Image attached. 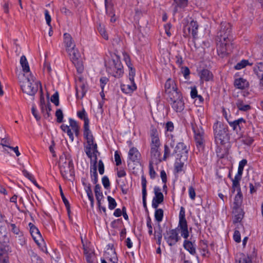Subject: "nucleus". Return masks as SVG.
<instances>
[{"instance_id": "48", "label": "nucleus", "mask_w": 263, "mask_h": 263, "mask_svg": "<svg viewBox=\"0 0 263 263\" xmlns=\"http://www.w3.org/2000/svg\"><path fill=\"white\" fill-rule=\"evenodd\" d=\"M146 179L144 175L141 177V184H142V194H147L146 192Z\"/></svg>"}, {"instance_id": "1", "label": "nucleus", "mask_w": 263, "mask_h": 263, "mask_svg": "<svg viewBox=\"0 0 263 263\" xmlns=\"http://www.w3.org/2000/svg\"><path fill=\"white\" fill-rule=\"evenodd\" d=\"M232 25L226 22H222L220 25V29L217 33V51L221 58L226 57L230 50L232 46L231 42L233 36L231 35Z\"/></svg>"}, {"instance_id": "62", "label": "nucleus", "mask_w": 263, "mask_h": 263, "mask_svg": "<svg viewBox=\"0 0 263 263\" xmlns=\"http://www.w3.org/2000/svg\"><path fill=\"white\" fill-rule=\"evenodd\" d=\"M189 194L190 198L192 200H195V196H196V193H195V189L192 186H191L189 187Z\"/></svg>"}, {"instance_id": "13", "label": "nucleus", "mask_w": 263, "mask_h": 263, "mask_svg": "<svg viewBox=\"0 0 263 263\" xmlns=\"http://www.w3.org/2000/svg\"><path fill=\"white\" fill-rule=\"evenodd\" d=\"M233 213L234 215L233 220V223H240L244 217L243 210L241 208H233Z\"/></svg>"}, {"instance_id": "42", "label": "nucleus", "mask_w": 263, "mask_h": 263, "mask_svg": "<svg viewBox=\"0 0 263 263\" xmlns=\"http://www.w3.org/2000/svg\"><path fill=\"white\" fill-rule=\"evenodd\" d=\"M248 65H252V64H250L248 60H242L240 62L238 63L235 66L234 68L235 69L239 70L244 68Z\"/></svg>"}, {"instance_id": "4", "label": "nucleus", "mask_w": 263, "mask_h": 263, "mask_svg": "<svg viewBox=\"0 0 263 263\" xmlns=\"http://www.w3.org/2000/svg\"><path fill=\"white\" fill-rule=\"evenodd\" d=\"M40 83H41L40 82L34 81L33 76L30 78H28L27 81L24 82L21 86L22 91L28 95L34 96L38 90Z\"/></svg>"}, {"instance_id": "2", "label": "nucleus", "mask_w": 263, "mask_h": 263, "mask_svg": "<svg viewBox=\"0 0 263 263\" xmlns=\"http://www.w3.org/2000/svg\"><path fill=\"white\" fill-rule=\"evenodd\" d=\"M214 138L217 144L224 145L229 140L228 128L227 125L217 121L213 125Z\"/></svg>"}, {"instance_id": "21", "label": "nucleus", "mask_w": 263, "mask_h": 263, "mask_svg": "<svg viewBox=\"0 0 263 263\" xmlns=\"http://www.w3.org/2000/svg\"><path fill=\"white\" fill-rule=\"evenodd\" d=\"M151 147V155L152 159L156 161L159 160V162H161L162 160L160 159L161 155L159 151L160 146L152 145Z\"/></svg>"}, {"instance_id": "6", "label": "nucleus", "mask_w": 263, "mask_h": 263, "mask_svg": "<svg viewBox=\"0 0 263 263\" xmlns=\"http://www.w3.org/2000/svg\"><path fill=\"white\" fill-rule=\"evenodd\" d=\"M163 236L164 239L171 247L174 246L180 239L177 229L168 230L166 228V233L163 234Z\"/></svg>"}, {"instance_id": "23", "label": "nucleus", "mask_w": 263, "mask_h": 263, "mask_svg": "<svg viewBox=\"0 0 263 263\" xmlns=\"http://www.w3.org/2000/svg\"><path fill=\"white\" fill-rule=\"evenodd\" d=\"M168 94V97L172 102L182 98V94L180 91L178 90V88L169 91Z\"/></svg>"}, {"instance_id": "49", "label": "nucleus", "mask_w": 263, "mask_h": 263, "mask_svg": "<svg viewBox=\"0 0 263 263\" xmlns=\"http://www.w3.org/2000/svg\"><path fill=\"white\" fill-rule=\"evenodd\" d=\"M150 136H151V139L153 138H156V137H159L158 132L157 128L153 125H152L151 127Z\"/></svg>"}, {"instance_id": "43", "label": "nucleus", "mask_w": 263, "mask_h": 263, "mask_svg": "<svg viewBox=\"0 0 263 263\" xmlns=\"http://www.w3.org/2000/svg\"><path fill=\"white\" fill-rule=\"evenodd\" d=\"M107 200L108 201V208L111 210L115 209L117 206V202L115 199L111 196H108L107 197Z\"/></svg>"}, {"instance_id": "8", "label": "nucleus", "mask_w": 263, "mask_h": 263, "mask_svg": "<svg viewBox=\"0 0 263 263\" xmlns=\"http://www.w3.org/2000/svg\"><path fill=\"white\" fill-rule=\"evenodd\" d=\"M4 240L0 236V258H8V253L11 252V248L8 245L9 238L6 235H3Z\"/></svg>"}, {"instance_id": "9", "label": "nucleus", "mask_w": 263, "mask_h": 263, "mask_svg": "<svg viewBox=\"0 0 263 263\" xmlns=\"http://www.w3.org/2000/svg\"><path fill=\"white\" fill-rule=\"evenodd\" d=\"M226 118L228 122L229 123L230 126L232 127L234 130H235L237 133H240L241 134L242 129L244 128V126L246 125V121L242 118H239L237 120H235L234 121L229 120L227 118L226 116Z\"/></svg>"}, {"instance_id": "45", "label": "nucleus", "mask_w": 263, "mask_h": 263, "mask_svg": "<svg viewBox=\"0 0 263 263\" xmlns=\"http://www.w3.org/2000/svg\"><path fill=\"white\" fill-rule=\"evenodd\" d=\"M51 101L56 106L59 105V93L56 91L51 97Z\"/></svg>"}, {"instance_id": "52", "label": "nucleus", "mask_w": 263, "mask_h": 263, "mask_svg": "<svg viewBox=\"0 0 263 263\" xmlns=\"http://www.w3.org/2000/svg\"><path fill=\"white\" fill-rule=\"evenodd\" d=\"M40 106L41 108H43V105H45V100L43 95V89L41 85V83H40Z\"/></svg>"}, {"instance_id": "34", "label": "nucleus", "mask_w": 263, "mask_h": 263, "mask_svg": "<svg viewBox=\"0 0 263 263\" xmlns=\"http://www.w3.org/2000/svg\"><path fill=\"white\" fill-rule=\"evenodd\" d=\"M154 193L155 197L153 198V199H155V200L161 201V202H163L164 200V196L161 192V189L159 187L155 186L154 187Z\"/></svg>"}, {"instance_id": "14", "label": "nucleus", "mask_w": 263, "mask_h": 263, "mask_svg": "<svg viewBox=\"0 0 263 263\" xmlns=\"http://www.w3.org/2000/svg\"><path fill=\"white\" fill-rule=\"evenodd\" d=\"M234 86L237 89L243 90L249 87V83L247 80L242 78H239L235 79Z\"/></svg>"}, {"instance_id": "15", "label": "nucleus", "mask_w": 263, "mask_h": 263, "mask_svg": "<svg viewBox=\"0 0 263 263\" xmlns=\"http://www.w3.org/2000/svg\"><path fill=\"white\" fill-rule=\"evenodd\" d=\"M141 154L135 147H132L128 152V158L133 162H139L140 160Z\"/></svg>"}, {"instance_id": "33", "label": "nucleus", "mask_w": 263, "mask_h": 263, "mask_svg": "<svg viewBox=\"0 0 263 263\" xmlns=\"http://www.w3.org/2000/svg\"><path fill=\"white\" fill-rule=\"evenodd\" d=\"M20 63L22 67L23 71L24 72H28L30 71L29 66L25 55H22L21 57Z\"/></svg>"}, {"instance_id": "63", "label": "nucleus", "mask_w": 263, "mask_h": 263, "mask_svg": "<svg viewBox=\"0 0 263 263\" xmlns=\"http://www.w3.org/2000/svg\"><path fill=\"white\" fill-rule=\"evenodd\" d=\"M98 170L101 175H103L104 173V165L103 161L100 160L98 162Z\"/></svg>"}, {"instance_id": "22", "label": "nucleus", "mask_w": 263, "mask_h": 263, "mask_svg": "<svg viewBox=\"0 0 263 263\" xmlns=\"http://www.w3.org/2000/svg\"><path fill=\"white\" fill-rule=\"evenodd\" d=\"M70 165H73V162L70 157L66 156H61L59 161V168H62L65 166H69Z\"/></svg>"}, {"instance_id": "27", "label": "nucleus", "mask_w": 263, "mask_h": 263, "mask_svg": "<svg viewBox=\"0 0 263 263\" xmlns=\"http://www.w3.org/2000/svg\"><path fill=\"white\" fill-rule=\"evenodd\" d=\"M192 29V34L193 38L195 39L197 35V30L198 29V25L196 21H192L190 23V26L187 28L189 32Z\"/></svg>"}, {"instance_id": "24", "label": "nucleus", "mask_w": 263, "mask_h": 263, "mask_svg": "<svg viewBox=\"0 0 263 263\" xmlns=\"http://www.w3.org/2000/svg\"><path fill=\"white\" fill-rule=\"evenodd\" d=\"M200 77L202 80L209 81L213 79V75L209 70L204 69L201 71L200 73Z\"/></svg>"}, {"instance_id": "20", "label": "nucleus", "mask_w": 263, "mask_h": 263, "mask_svg": "<svg viewBox=\"0 0 263 263\" xmlns=\"http://www.w3.org/2000/svg\"><path fill=\"white\" fill-rule=\"evenodd\" d=\"M172 107L176 112L182 111L184 108V103L183 98L173 102Z\"/></svg>"}, {"instance_id": "3", "label": "nucleus", "mask_w": 263, "mask_h": 263, "mask_svg": "<svg viewBox=\"0 0 263 263\" xmlns=\"http://www.w3.org/2000/svg\"><path fill=\"white\" fill-rule=\"evenodd\" d=\"M109 65H106L107 71L115 78H119L123 74V67L121 62L120 57L115 54L109 63Z\"/></svg>"}, {"instance_id": "64", "label": "nucleus", "mask_w": 263, "mask_h": 263, "mask_svg": "<svg viewBox=\"0 0 263 263\" xmlns=\"http://www.w3.org/2000/svg\"><path fill=\"white\" fill-rule=\"evenodd\" d=\"M223 151L222 147L220 146H217L216 149V153L217 156L219 158H223L224 157V154L222 152Z\"/></svg>"}, {"instance_id": "28", "label": "nucleus", "mask_w": 263, "mask_h": 263, "mask_svg": "<svg viewBox=\"0 0 263 263\" xmlns=\"http://www.w3.org/2000/svg\"><path fill=\"white\" fill-rule=\"evenodd\" d=\"M64 42L67 49L72 48L73 45H74L71 35L67 33L64 34Z\"/></svg>"}, {"instance_id": "35", "label": "nucleus", "mask_w": 263, "mask_h": 263, "mask_svg": "<svg viewBox=\"0 0 263 263\" xmlns=\"http://www.w3.org/2000/svg\"><path fill=\"white\" fill-rule=\"evenodd\" d=\"M196 146L200 149H203L204 147L203 136L197 135L195 136Z\"/></svg>"}, {"instance_id": "56", "label": "nucleus", "mask_w": 263, "mask_h": 263, "mask_svg": "<svg viewBox=\"0 0 263 263\" xmlns=\"http://www.w3.org/2000/svg\"><path fill=\"white\" fill-rule=\"evenodd\" d=\"M147 227L148 228V234L149 235H152L153 234V228L152 225V221L149 215H148L147 217V222H146Z\"/></svg>"}, {"instance_id": "39", "label": "nucleus", "mask_w": 263, "mask_h": 263, "mask_svg": "<svg viewBox=\"0 0 263 263\" xmlns=\"http://www.w3.org/2000/svg\"><path fill=\"white\" fill-rule=\"evenodd\" d=\"M165 89L166 91L167 90L171 89L172 88V90L177 89V86L175 83L174 81L172 80L171 79L169 78L167 80L165 84Z\"/></svg>"}, {"instance_id": "11", "label": "nucleus", "mask_w": 263, "mask_h": 263, "mask_svg": "<svg viewBox=\"0 0 263 263\" xmlns=\"http://www.w3.org/2000/svg\"><path fill=\"white\" fill-rule=\"evenodd\" d=\"M29 226L30 228V232L33 240L37 245H39V240H43V239L42 238V235L40 233V232L39 231V229L33 223L31 222L29 223Z\"/></svg>"}, {"instance_id": "31", "label": "nucleus", "mask_w": 263, "mask_h": 263, "mask_svg": "<svg viewBox=\"0 0 263 263\" xmlns=\"http://www.w3.org/2000/svg\"><path fill=\"white\" fill-rule=\"evenodd\" d=\"M176 5L174 9V12L176 13L178 11V8H184L187 5V0H174Z\"/></svg>"}, {"instance_id": "12", "label": "nucleus", "mask_w": 263, "mask_h": 263, "mask_svg": "<svg viewBox=\"0 0 263 263\" xmlns=\"http://www.w3.org/2000/svg\"><path fill=\"white\" fill-rule=\"evenodd\" d=\"M86 141L87 145L84 146V151L89 158H92L91 150L93 149L97 152V148L98 147L97 144L95 142L94 140H90Z\"/></svg>"}, {"instance_id": "38", "label": "nucleus", "mask_w": 263, "mask_h": 263, "mask_svg": "<svg viewBox=\"0 0 263 263\" xmlns=\"http://www.w3.org/2000/svg\"><path fill=\"white\" fill-rule=\"evenodd\" d=\"M90 176L92 182L96 184L98 182L97 166L91 167L90 170Z\"/></svg>"}, {"instance_id": "59", "label": "nucleus", "mask_w": 263, "mask_h": 263, "mask_svg": "<svg viewBox=\"0 0 263 263\" xmlns=\"http://www.w3.org/2000/svg\"><path fill=\"white\" fill-rule=\"evenodd\" d=\"M99 32L103 36V37L105 40H108V35L105 30V29L102 27L101 25L98 28Z\"/></svg>"}, {"instance_id": "60", "label": "nucleus", "mask_w": 263, "mask_h": 263, "mask_svg": "<svg viewBox=\"0 0 263 263\" xmlns=\"http://www.w3.org/2000/svg\"><path fill=\"white\" fill-rule=\"evenodd\" d=\"M123 55L124 60L126 65L127 66H132L133 65L131 63L130 58L129 57V55L125 52L123 53Z\"/></svg>"}, {"instance_id": "53", "label": "nucleus", "mask_w": 263, "mask_h": 263, "mask_svg": "<svg viewBox=\"0 0 263 263\" xmlns=\"http://www.w3.org/2000/svg\"><path fill=\"white\" fill-rule=\"evenodd\" d=\"M115 160L117 166H119L121 164L122 161L121 157L119 152L117 151L115 152Z\"/></svg>"}, {"instance_id": "10", "label": "nucleus", "mask_w": 263, "mask_h": 263, "mask_svg": "<svg viewBox=\"0 0 263 263\" xmlns=\"http://www.w3.org/2000/svg\"><path fill=\"white\" fill-rule=\"evenodd\" d=\"M61 174L62 177L69 180H71L74 179V171L73 165H70L69 166H65L62 168H60Z\"/></svg>"}, {"instance_id": "54", "label": "nucleus", "mask_w": 263, "mask_h": 263, "mask_svg": "<svg viewBox=\"0 0 263 263\" xmlns=\"http://www.w3.org/2000/svg\"><path fill=\"white\" fill-rule=\"evenodd\" d=\"M149 176H150L151 178L154 179L156 177V173L154 169L152 163L151 162H149Z\"/></svg>"}, {"instance_id": "18", "label": "nucleus", "mask_w": 263, "mask_h": 263, "mask_svg": "<svg viewBox=\"0 0 263 263\" xmlns=\"http://www.w3.org/2000/svg\"><path fill=\"white\" fill-rule=\"evenodd\" d=\"M79 88L78 87V86L77 85L76 89V96L77 98L80 99H82L84 96L86 94V92L87 91V88L86 85L83 83H81L80 85H79Z\"/></svg>"}, {"instance_id": "55", "label": "nucleus", "mask_w": 263, "mask_h": 263, "mask_svg": "<svg viewBox=\"0 0 263 263\" xmlns=\"http://www.w3.org/2000/svg\"><path fill=\"white\" fill-rule=\"evenodd\" d=\"M171 155L170 149L167 145H164V155L163 157V160H166V158Z\"/></svg>"}, {"instance_id": "30", "label": "nucleus", "mask_w": 263, "mask_h": 263, "mask_svg": "<svg viewBox=\"0 0 263 263\" xmlns=\"http://www.w3.org/2000/svg\"><path fill=\"white\" fill-rule=\"evenodd\" d=\"M183 247L185 250L188 251L190 254L192 255L196 254V249L191 241L185 240L183 242Z\"/></svg>"}, {"instance_id": "16", "label": "nucleus", "mask_w": 263, "mask_h": 263, "mask_svg": "<svg viewBox=\"0 0 263 263\" xmlns=\"http://www.w3.org/2000/svg\"><path fill=\"white\" fill-rule=\"evenodd\" d=\"M243 171V170H241V168H238L237 174L235 175L234 178L232 179V189L233 190V192H235V187H239V186H240L239 182L241 179Z\"/></svg>"}, {"instance_id": "36", "label": "nucleus", "mask_w": 263, "mask_h": 263, "mask_svg": "<svg viewBox=\"0 0 263 263\" xmlns=\"http://www.w3.org/2000/svg\"><path fill=\"white\" fill-rule=\"evenodd\" d=\"M69 123L70 126L71 127L72 129L74 132L76 136L78 137L80 134V127L78 125L77 122L73 119L70 118Z\"/></svg>"}, {"instance_id": "26", "label": "nucleus", "mask_w": 263, "mask_h": 263, "mask_svg": "<svg viewBox=\"0 0 263 263\" xmlns=\"http://www.w3.org/2000/svg\"><path fill=\"white\" fill-rule=\"evenodd\" d=\"M84 137L86 140V141L90 140H94L95 138L93 137L91 132L89 129V124L87 123V121H85V124H84V133H83Z\"/></svg>"}, {"instance_id": "50", "label": "nucleus", "mask_w": 263, "mask_h": 263, "mask_svg": "<svg viewBox=\"0 0 263 263\" xmlns=\"http://www.w3.org/2000/svg\"><path fill=\"white\" fill-rule=\"evenodd\" d=\"M102 184L106 189H108L110 186V181L107 176H104L102 178Z\"/></svg>"}, {"instance_id": "40", "label": "nucleus", "mask_w": 263, "mask_h": 263, "mask_svg": "<svg viewBox=\"0 0 263 263\" xmlns=\"http://www.w3.org/2000/svg\"><path fill=\"white\" fill-rule=\"evenodd\" d=\"M163 213V210L162 209H158L155 210V218L158 222H160L162 220Z\"/></svg>"}, {"instance_id": "29", "label": "nucleus", "mask_w": 263, "mask_h": 263, "mask_svg": "<svg viewBox=\"0 0 263 263\" xmlns=\"http://www.w3.org/2000/svg\"><path fill=\"white\" fill-rule=\"evenodd\" d=\"M28 253L30 257L32 263H44L42 259L32 250H28Z\"/></svg>"}, {"instance_id": "19", "label": "nucleus", "mask_w": 263, "mask_h": 263, "mask_svg": "<svg viewBox=\"0 0 263 263\" xmlns=\"http://www.w3.org/2000/svg\"><path fill=\"white\" fill-rule=\"evenodd\" d=\"M83 185L85 186V190L87 193L89 200L90 201L91 206L93 207L94 204V198L90 183L87 184L85 179L82 181Z\"/></svg>"}, {"instance_id": "58", "label": "nucleus", "mask_w": 263, "mask_h": 263, "mask_svg": "<svg viewBox=\"0 0 263 263\" xmlns=\"http://www.w3.org/2000/svg\"><path fill=\"white\" fill-rule=\"evenodd\" d=\"M234 240L237 243L241 241L240 233L238 230H235L233 235Z\"/></svg>"}, {"instance_id": "25", "label": "nucleus", "mask_w": 263, "mask_h": 263, "mask_svg": "<svg viewBox=\"0 0 263 263\" xmlns=\"http://www.w3.org/2000/svg\"><path fill=\"white\" fill-rule=\"evenodd\" d=\"M131 85H122L121 90L125 93H130L135 90L137 86L135 82H130Z\"/></svg>"}, {"instance_id": "7", "label": "nucleus", "mask_w": 263, "mask_h": 263, "mask_svg": "<svg viewBox=\"0 0 263 263\" xmlns=\"http://www.w3.org/2000/svg\"><path fill=\"white\" fill-rule=\"evenodd\" d=\"M188 151L186 146L183 142H179L175 147L172 155L176 154L177 157L183 161H186L188 158Z\"/></svg>"}, {"instance_id": "44", "label": "nucleus", "mask_w": 263, "mask_h": 263, "mask_svg": "<svg viewBox=\"0 0 263 263\" xmlns=\"http://www.w3.org/2000/svg\"><path fill=\"white\" fill-rule=\"evenodd\" d=\"M55 116L57 117V122L58 123H62L63 121L64 115L62 110L61 109H58L55 112Z\"/></svg>"}, {"instance_id": "51", "label": "nucleus", "mask_w": 263, "mask_h": 263, "mask_svg": "<svg viewBox=\"0 0 263 263\" xmlns=\"http://www.w3.org/2000/svg\"><path fill=\"white\" fill-rule=\"evenodd\" d=\"M180 230L187 229V221L185 218L179 219V226Z\"/></svg>"}, {"instance_id": "57", "label": "nucleus", "mask_w": 263, "mask_h": 263, "mask_svg": "<svg viewBox=\"0 0 263 263\" xmlns=\"http://www.w3.org/2000/svg\"><path fill=\"white\" fill-rule=\"evenodd\" d=\"M60 194H61V198L62 199V200L66 206V208H67L68 209L69 208V202L68 201V200L66 199V198L65 197L63 192V191L62 190V188H61V185H60Z\"/></svg>"}, {"instance_id": "17", "label": "nucleus", "mask_w": 263, "mask_h": 263, "mask_svg": "<svg viewBox=\"0 0 263 263\" xmlns=\"http://www.w3.org/2000/svg\"><path fill=\"white\" fill-rule=\"evenodd\" d=\"M235 189L237 191V194L234 198L233 208H241L240 206L242 203V194L241 192L240 186L235 187Z\"/></svg>"}, {"instance_id": "41", "label": "nucleus", "mask_w": 263, "mask_h": 263, "mask_svg": "<svg viewBox=\"0 0 263 263\" xmlns=\"http://www.w3.org/2000/svg\"><path fill=\"white\" fill-rule=\"evenodd\" d=\"M77 116L80 119L84 120V124H85V121H87V123L88 124H89V120L87 117V114L84 108L82 110L79 111L77 112Z\"/></svg>"}, {"instance_id": "5", "label": "nucleus", "mask_w": 263, "mask_h": 263, "mask_svg": "<svg viewBox=\"0 0 263 263\" xmlns=\"http://www.w3.org/2000/svg\"><path fill=\"white\" fill-rule=\"evenodd\" d=\"M75 45H73L72 48L67 49V51L69 53L70 58L73 64L76 66L79 73H81L83 71V66L82 62L79 60L80 54L78 51L74 48Z\"/></svg>"}, {"instance_id": "47", "label": "nucleus", "mask_w": 263, "mask_h": 263, "mask_svg": "<svg viewBox=\"0 0 263 263\" xmlns=\"http://www.w3.org/2000/svg\"><path fill=\"white\" fill-rule=\"evenodd\" d=\"M106 14L109 16H115V12L113 9V5L112 4H108L107 7H105Z\"/></svg>"}, {"instance_id": "32", "label": "nucleus", "mask_w": 263, "mask_h": 263, "mask_svg": "<svg viewBox=\"0 0 263 263\" xmlns=\"http://www.w3.org/2000/svg\"><path fill=\"white\" fill-rule=\"evenodd\" d=\"M186 161H183L180 159L179 158H176V160L175 163V173H179L182 171L184 163Z\"/></svg>"}, {"instance_id": "46", "label": "nucleus", "mask_w": 263, "mask_h": 263, "mask_svg": "<svg viewBox=\"0 0 263 263\" xmlns=\"http://www.w3.org/2000/svg\"><path fill=\"white\" fill-rule=\"evenodd\" d=\"M129 68V79L130 82H134V77L135 76V69L132 66H127Z\"/></svg>"}, {"instance_id": "37", "label": "nucleus", "mask_w": 263, "mask_h": 263, "mask_svg": "<svg viewBox=\"0 0 263 263\" xmlns=\"http://www.w3.org/2000/svg\"><path fill=\"white\" fill-rule=\"evenodd\" d=\"M237 107L239 110L246 111L251 109V107L249 105H245L242 100H238L236 103Z\"/></svg>"}, {"instance_id": "61", "label": "nucleus", "mask_w": 263, "mask_h": 263, "mask_svg": "<svg viewBox=\"0 0 263 263\" xmlns=\"http://www.w3.org/2000/svg\"><path fill=\"white\" fill-rule=\"evenodd\" d=\"M253 138L250 137H244L242 139L243 143L247 145H251L253 143Z\"/></svg>"}]
</instances>
